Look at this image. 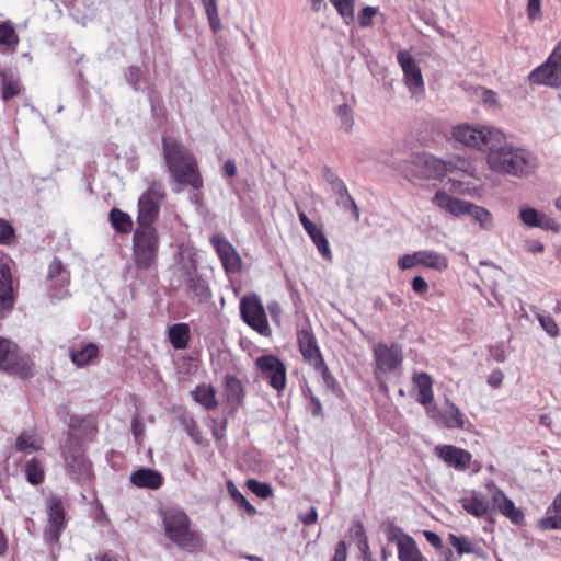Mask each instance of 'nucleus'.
Returning <instances> with one entry per match:
<instances>
[{"label": "nucleus", "mask_w": 561, "mask_h": 561, "mask_svg": "<svg viewBox=\"0 0 561 561\" xmlns=\"http://www.w3.org/2000/svg\"><path fill=\"white\" fill-rule=\"evenodd\" d=\"M485 162L492 172L515 178L528 176L538 168L537 158L530 151L508 140L486 154Z\"/></svg>", "instance_id": "obj_1"}, {"label": "nucleus", "mask_w": 561, "mask_h": 561, "mask_svg": "<svg viewBox=\"0 0 561 561\" xmlns=\"http://www.w3.org/2000/svg\"><path fill=\"white\" fill-rule=\"evenodd\" d=\"M164 536L179 549L197 552L205 547L202 534L191 527V518L180 507H167L159 511Z\"/></svg>", "instance_id": "obj_2"}, {"label": "nucleus", "mask_w": 561, "mask_h": 561, "mask_svg": "<svg viewBox=\"0 0 561 561\" xmlns=\"http://www.w3.org/2000/svg\"><path fill=\"white\" fill-rule=\"evenodd\" d=\"M163 157L172 179L195 190L203 186V179L193 153L173 138H163Z\"/></svg>", "instance_id": "obj_3"}, {"label": "nucleus", "mask_w": 561, "mask_h": 561, "mask_svg": "<svg viewBox=\"0 0 561 561\" xmlns=\"http://www.w3.org/2000/svg\"><path fill=\"white\" fill-rule=\"evenodd\" d=\"M181 260L174 267L181 285L187 288L192 298L198 302L207 300L211 293L207 282L197 273L195 253L190 248H180Z\"/></svg>", "instance_id": "obj_4"}, {"label": "nucleus", "mask_w": 561, "mask_h": 561, "mask_svg": "<svg viewBox=\"0 0 561 561\" xmlns=\"http://www.w3.org/2000/svg\"><path fill=\"white\" fill-rule=\"evenodd\" d=\"M160 248L159 234L152 225L138 226L133 236V256L138 268L152 267Z\"/></svg>", "instance_id": "obj_5"}, {"label": "nucleus", "mask_w": 561, "mask_h": 561, "mask_svg": "<svg viewBox=\"0 0 561 561\" xmlns=\"http://www.w3.org/2000/svg\"><path fill=\"white\" fill-rule=\"evenodd\" d=\"M71 433L62 446L65 470L70 479L77 482H88L93 477L92 463L85 457L84 451L77 440L75 425L71 423Z\"/></svg>", "instance_id": "obj_6"}, {"label": "nucleus", "mask_w": 561, "mask_h": 561, "mask_svg": "<svg viewBox=\"0 0 561 561\" xmlns=\"http://www.w3.org/2000/svg\"><path fill=\"white\" fill-rule=\"evenodd\" d=\"M468 191L469 188L463 187V183L460 179L450 178L447 180L444 188H438L435 192L431 202L440 213L454 218H461L465 216L468 201L457 198L450 193L466 194Z\"/></svg>", "instance_id": "obj_7"}, {"label": "nucleus", "mask_w": 561, "mask_h": 561, "mask_svg": "<svg viewBox=\"0 0 561 561\" xmlns=\"http://www.w3.org/2000/svg\"><path fill=\"white\" fill-rule=\"evenodd\" d=\"M31 357L21 353L18 345L4 337H0V368L12 375L26 377L32 373Z\"/></svg>", "instance_id": "obj_8"}, {"label": "nucleus", "mask_w": 561, "mask_h": 561, "mask_svg": "<svg viewBox=\"0 0 561 561\" xmlns=\"http://www.w3.org/2000/svg\"><path fill=\"white\" fill-rule=\"evenodd\" d=\"M240 314L242 320L262 336L272 333L266 311L256 294L245 295L240 299Z\"/></svg>", "instance_id": "obj_9"}, {"label": "nucleus", "mask_w": 561, "mask_h": 561, "mask_svg": "<svg viewBox=\"0 0 561 561\" xmlns=\"http://www.w3.org/2000/svg\"><path fill=\"white\" fill-rule=\"evenodd\" d=\"M528 80L538 85H561V42L556 45L548 59L528 75Z\"/></svg>", "instance_id": "obj_10"}, {"label": "nucleus", "mask_w": 561, "mask_h": 561, "mask_svg": "<svg viewBox=\"0 0 561 561\" xmlns=\"http://www.w3.org/2000/svg\"><path fill=\"white\" fill-rule=\"evenodd\" d=\"M165 197L164 187L160 182L153 181L138 201V226L152 225L157 219L161 202Z\"/></svg>", "instance_id": "obj_11"}, {"label": "nucleus", "mask_w": 561, "mask_h": 561, "mask_svg": "<svg viewBox=\"0 0 561 561\" xmlns=\"http://www.w3.org/2000/svg\"><path fill=\"white\" fill-rule=\"evenodd\" d=\"M47 525L43 537L48 546H56L66 528V512L64 503L58 496H49L46 500Z\"/></svg>", "instance_id": "obj_12"}, {"label": "nucleus", "mask_w": 561, "mask_h": 561, "mask_svg": "<svg viewBox=\"0 0 561 561\" xmlns=\"http://www.w3.org/2000/svg\"><path fill=\"white\" fill-rule=\"evenodd\" d=\"M398 62L404 75V84L413 98H421L424 94V80L421 68L408 51H399Z\"/></svg>", "instance_id": "obj_13"}, {"label": "nucleus", "mask_w": 561, "mask_h": 561, "mask_svg": "<svg viewBox=\"0 0 561 561\" xmlns=\"http://www.w3.org/2000/svg\"><path fill=\"white\" fill-rule=\"evenodd\" d=\"M373 352L378 377L396 370L402 363V350L398 344L378 343Z\"/></svg>", "instance_id": "obj_14"}, {"label": "nucleus", "mask_w": 561, "mask_h": 561, "mask_svg": "<svg viewBox=\"0 0 561 561\" xmlns=\"http://www.w3.org/2000/svg\"><path fill=\"white\" fill-rule=\"evenodd\" d=\"M413 169L407 173L408 179H431L445 174L446 161L428 154H419L411 161Z\"/></svg>", "instance_id": "obj_15"}, {"label": "nucleus", "mask_w": 561, "mask_h": 561, "mask_svg": "<svg viewBox=\"0 0 561 561\" xmlns=\"http://www.w3.org/2000/svg\"><path fill=\"white\" fill-rule=\"evenodd\" d=\"M210 243L216 250L226 273H239L242 268V260L233 245L221 234H214Z\"/></svg>", "instance_id": "obj_16"}, {"label": "nucleus", "mask_w": 561, "mask_h": 561, "mask_svg": "<svg viewBox=\"0 0 561 561\" xmlns=\"http://www.w3.org/2000/svg\"><path fill=\"white\" fill-rule=\"evenodd\" d=\"M493 507L507 517L513 524L520 525L524 522V513L515 506L514 502L494 483L488 482Z\"/></svg>", "instance_id": "obj_17"}, {"label": "nucleus", "mask_w": 561, "mask_h": 561, "mask_svg": "<svg viewBox=\"0 0 561 561\" xmlns=\"http://www.w3.org/2000/svg\"><path fill=\"white\" fill-rule=\"evenodd\" d=\"M255 366L270 386H285L286 369L279 358L274 355H263L256 358Z\"/></svg>", "instance_id": "obj_18"}, {"label": "nucleus", "mask_w": 561, "mask_h": 561, "mask_svg": "<svg viewBox=\"0 0 561 561\" xmlns=\"http://www.w3.org/2000/svg\"><path fill=\"white\" fill-rule=\"evenodd\" d=\"M434 453L448 467L457 471H466L470 468L472 455L466 449L453 445H438Z\"/></svg>", "instance_id": "obj_19"}, {"label": "nucleus", "mask_w": 561, "mask_h": 561, "mask_svg": "<svg viewBox=\"0 0 561 561\" xmlns=\"http://www.w3.org/2000/svg\"><path fill=\"white\" fill-rule=\"evenodd\" d=\"M47 278L50 287V295L56 299L67 296V286L70 282V274L57 257L49 264Z\"/></svg>", "instance_id": "obj_20"}, {"label": "nucleus", "mask_w": 561, "mask_h": 561, "mask_svg": "<svg viewBox=\"0 0 561 561\" xmlns=\"http://www.w3.org/2000/svg\"><path fill=\"white\" fill-rule=\"evenodd\" d=\"M507 136L503 129L491 124H479V146L478 151L490 154L493 150L499 149L505 141Z\"/></svg>", "instance_id": "obj_21"}, {"label": "nucleus", "mask_w": 561, "mask_h": 561, "mask_svg": "<svg viewBox=\"0 0 561 561\" xmlns=\"http://www.w3.org/2000/svg\"><path fill=\"white\" fill-rule=\"evenodd\" d=\"M437 425L449 430L466 428L470 424L463 413L449 400H446V408L440 412L437 410L435 419H432Z\"/></svg>", "instance_id": "obj_22"}, {"label": "nucleus", "mask_w": 561, "mask_h": 561, "mask_svg": "<svg viewBox=\"0 0 561 561\" xmlns=\"http://www.w3.org/2000/svg\"><path fill=\"white\" fill-rule=\"evenodd\" d=\"M451 138L463 147L478 151L479 124L462 123L453 126Z\"/></svg>", "instance_id": "obj_23"}, {"label": "nucleus", "mask_w": 561, "mask_h": 561, "mask_svg": "<svg viewBox=\"0 0 561 561\" xmlns=\"http://www.w3.org/2000/svg\"><path fill=\"white\" fill-rule=\"evenodd\" d=\"M129 481L133 485L139 489L158 490L163 484V476L151 468H140L134 471Z\"/></svg>", "instance_id": "obj_24"}, {"label": "nucleus", "mask_w": 561, "mask_h": 561, "mask_svg": "<svg viewBox=\"0 0 561 561\" xmlns=\"http://www.w3.org/2000/svg\"><path fill=\"white\" fill-rule=\"evenodd\" d=\"M298 343L300 352L306 360H308L314 368L323 366V360L320 355L319 347L316 339L309 331H301L298 333Z\"/></svg>", "instance_id": "obj_25"}, {"label": "nucleus", "mask_w": 561, "mask_h": 561, "mask_svg": "<svg viewBox=\"0 0 561 561\" xmlns=\"http://www.w3.org/2000/svg\"><path fill=\"white\" fill-rule=\"evenodd\" d=\"M69 356L77 367H84L96 360L99 347L94 343H81L70 348Z\"/></svg>", "instance_id": "obj_26"}, {"label": "nucleus", "mask_w": 561, "mask_h": 561, "mask_svg": "<svg viewBox=\"0 0 561 561\" xmlns=\"http://www.w3.org/2000/svg\"><path fill=\"white\" fill-rule=\"evenodd\" d=\"M461 507L470 515L481 518L490 511V503L481 493L472 492L460 500Z\"/></svg>", "instance_id": "obj_27"}, {"label": "nucleus", "mask_w": 561, "mask_h": 561, "mask_svg": "<svg viewBox=\"0 0 561 561\" xmlns=\"http://www.w3.org/2000/svg\"><path fill=\"white\" fill-rule=\"evenodd\" d=\"M466 215L470 216L484 231H492L495 227L492 213L482 206L468 202L465 209Z\"/></svg>", "instance_id": "obj_28"}, {"label": "nucleus", "mask_w": 561, "mask_h": 561, "mask_svg": "<svg viewBox=\"0 0 561 561\" xmlns=\"http://www.w3.org/2000/svg\"><path fill=\"white\" fill-rule=\"evenodd\" d=\"M168 339L175 350L186 348L191 339L190 325L184 322L170 325L168 329Z\"/></svg>", "instance_id": "obj_29"}, {"label": "nucleus", "mask_w": 561, "mask_h": 561, "mask_svg": "<svg viewBox=\"0 0 561 561\" xmlns=\"http://www.w3.org/2000/svg\"><path fill=\"white\" fill-rule=\"evenodd\" d=\"M448 259L442 253L432 250L420 251V266H424L436 272H443L448 267Z\"/></svg>", "instance_id": "obj_30"}, {"label": "nucleus", "mask_w": 561, "mask_h": 561, "mask_svg": "<svg viewBox=\"0 0 561 561\" xmlns=\"http://www.w3.org/2000/svg\"><path fill=\"white\" fill-rule=\"evenodd\" d=\"M307 234L312 240L313 244L317 247L319 253L327 261L332 260V251L329 244V241L323 232L322 227L314 226L310 230L307 231Z\"/></svg>", "instance_id": "obj_31"}, {"label": "nucleus", "mask_w": 561, "mask_h": 561, "mask_svg": "<svg viewBox=\"0 0 561 561\" xmlns=\"http://www.w3.org/2000/svg\"><path fill=\"white\" fill-rule=\"evenodd\" d=\"M412 397L425 407L428 417L435 419L437 414V408L433 403L434 394L432 388H411Z\"/></svg>", "instance_id": "obj_32"}, {"label": "nucleus", "mask_w": 561, "mask_h": 561, "mask_svg": "<svg viewBox=\"0 0 561 561\" xmlns=\"http://www.w3.org/2000/svg\"><path fill=\"white\" fill-rule=\"evenodd\" d=\"M397 549L399 561H426L412 537L401 543Z\"/></svg>", "instance_id": "obj_33"}, {"label": "nucleus", "mask_w": 561, "mask_h": 561, "mask_svg": "<svg viewBox=\"0 0 561 561\" xmlns=\"http://www.w3.org/2000/svg\"><path fill=\"white\" fill-rule=\"evenodd\" d=\"M15 447L22 453H33L42 448V442L34 433L23 432L18 436Z\"/></svg>", "instance_id": "obj_34"}, {"label": "nucleus", "mask_w": 561, "mask_h": 561, "mask_svg": "<svg viewBox=\"0 0 561 561\" xmlns=\"http://www.w3.org/2000/svg\"><path fill=\"white\" fill-rule=\"evenodd\" d=\"M458 172L470 178H477V169L471 162L460 158L446 161L445 174Z\"/></svg>", "instance_id": "obj_35"}, {"label": "nucleus", "mask_w": 561, "mask_h": 561, "mask_svg": "<svg viewBox=\"0 0 561 561\" xmlns=\"http://www.w3.org/2000/svg\"><path fill=\"white\" fill-rule=\"evenodd\" d=\"M381 529L388 541L396 543L397 548L411 538L410 535L403 533L399 526L394 525L390 520L382 522Z\"/></svg>", "instance_id": "obj_36"}, {"label": "nucleus", "mask_w": 561, "mask_h": 561, "mask_svg": "<svg viewBox=\"0 0 561 561\" xmlns=\"http://www.w3.org/2000/svg\"><path fill=\"white\" fill-rule=\"evenodd\" d=\"M110 220L112 226L119 232L127 233L131 230V219L128 214L121 209L113 208L110 211Z\"/></svg>", "instance_id": "obj_37"}, {"label": "nucleus", "mask_w": 561, "mask_h": 561, "mask_svg": "<svg viewBox=\"0 0 561 561\" xmlns=\"http://www.w3.org/2000/svg\"><path fill=\"white\" fill-rule=\"evenodd\" d=\"M355 1L356 0H330L339 15L347 25L354 21Z\"/></svg>", "instance_id": "obj_38"}, {"label": "nucleus", "mask_w": 561, "mask_h": 561, "mask_svg": "<svg viewBox=\"0 0 561 561\" xmlns=\"http://www.w3.org/2000/svg\"><path fill=\"white\" fill-rule=\"evenodd\" d=\"M191 394L197 403L206 409H213L217 405L214 388H195Z\"/></svg>", "instance_id": "obj_39"}, {"label": "nucleus", "mask_w": 561, "mask_h": 561, "mask_svg": "<svg viewBox=\"0 0 561 561\" xmlns=\"http://www.w3.org/2000/svg\"><path fill=\"white\" fill-rule=\"evenodd\" d=\"M449 542L450 545L456 549L458 554H465V553H478V546L473 543L468 537L466 536H456L450 534L449 535Z\"/></svg>", "instance_id": "obj_40"}, {"label": "nucleus", "mask_w": 561, "mask_h": 561, "mask_svg": "<svg viewBox=\"0 0 561 561\" xmlns=\"http://www.w3.org/2000/svg\"><path fill=\"white\" fill-rule=\"evenodd\" d=\"M543 213H540L534 207L528 205H522L519 207L518 218L527 227H538L540 219H542Z\"/></svg>", "instance_id": "obj_41"}, {"label": "nucleus", "mask_w": 561, "mask_h": 561, "mask_svg": "<svg viewBox=\"0 0 561 561\" xmlns=\"http://www.w3.org/2000/svg\"><path fill=\"white\" fill-rule=\"evenodd\" d=\"M14 305L12 282L0 279V310L9 311Z\"/></svg>", "instance_id": "obj_42"}, {"label": "nucleus", "mask_w": 561, "mask_h": 561, "mask_svg": "<svg viewBox=\"0 0 561 561\" xmlns=\"http://www.w3.org/2000/svg\"><path fill=\"white\" fill-rule=\"evenodd\" d=\"M26 479L32 484H39L44 480V468L37 459H31L25 466Z\"/></svg>", "instance_id": "obj_43"}, {"label": "nucleus", "mask_w": 561, "mask_h": 561, "mask_svg": "<svg viewBox=\"0 0 561 561\" xmlns=\"http://www.w3.org/2000/svg\"><path fill=\"white\" fill-rule=\"evenodd\" d=\"M227 489L236 504L240 508H243L248 513V515L253 516L256 514L255 507L243 496V494L237 489V486L232 482H228Z\"/></svg>", "instance_id": "obj_44"}, {"label": "nucleus", "mask_w": 561, "mask_h": 561, "mask_svg": "<svg viewBox=\"0 0 561 561\" xmlns=\"http://www.w3.org/2000/svg\"><path fill=\"white\" fill-rule=\"evenodd\" d=\"M202 2L207 14L209 26L214 33H217L221 28V23L216 0H202Z\"/></svg>", "instance_id": "obj_45"}, {"label": "nucleus", "mask_w": 561, "mask_h": 561, "mask_svg": "<svg viewBox=\"0 0 561 561\" xmlns=\"http://www.w3.org/2000/svg\"><path fill=\"white\" fill-rule=\"evenodd\" d=\"M334 194L336 196V204L345 210H351L352 214L354 215L355 219L358 220L359 219L358 208L356 206V203L352 198V196L348 194L347 188L345 187L343 190V192L340 191L339 193H334Z\"/></svg>", "instance_id": "obj_46"}, {"label": "nucleus", "mask_w": 561, "mask_h": 561, "mask_svg": "<svg viewBox=\"0 0 561 561\" xmlns=\"http://www.w3.org/2000/svg\"><path fill=\"white\" fill-rule=\"evenodd\" d=\"M334 194L336 196V204L345 210H351L352 214L354 215L355 219L358 220L359 219L358 208L356 206V203L352 198V196L348 194L347 188L345 187L343 190V192L340 191L339 193H334Z\"/></svg>", "instance_id": "obj_47"}, {"label": "nucleus", "mask_w": 561, "mask_h": 561, "mask_svg": "<svg viewBox=\"0 0 561 561\" xmlns=\"http://www.w3.org/2000/svg\"><path fill=\"white\" fill-rule=\"evenodd\" d=\"M355 537L358 539L357 548L362 552L364 561H376L370 553L368 539L365 535L364 527L360 523H358L357 528L355 530Z\"/></svg>", "instance_id": "obj_48"}, {"label": "nucleus", "mask_w": 561, "mask_h": 561, "mask_svg": "<svg viewBox=\"0 0 561 561\" xmlns=\"http://www.w3.org/2000/svg\"><path fill=\"white\" fill-rule=\"evenodd\" d=\"M335 113L341 119V128H343L345 131H350L354 124L353 112L351 106L347 105L346 103L337 105L335 108Z\"/></svg>", "instance_id": "obj_49"}, {"label": "nucleus", "mask_w": 561, "mask_h": 561, "mask_svg": "<svg viewBox=\"0 0 561 561\" xmlns=\"http://www.w3.org/2000/svg\"><path fill=\"white\" fill-rule=\"evenodd\" d=\"M537 319L541 328L552 337H557L560 333L559 327L550 314L537 313Z\"/></svg>", "instance_id": "obj_50"}, {"label": "nucleus", "mask_w": 561, "mask_h": 561, "mask_svg": "<svg viewBox=\"0 0 561 561\" xmlns=\"http://www.w3.org/2000/svg\"><path fill=\"white\" fill-rule=\"evenodd\" d=\"M247 485L251 492L261 499H266L272 494V488L267 483L250 479L247 481Z\"/></svg>", "instance_id": "obj_51"}, {"label": "nucleus", "mask_w": 561, "mask_h": 561, "mask_svg": "<svg viewBox=\"0 0 561 561\" xmlns=\"http://www.w3.org/2000/svg\"><path fill=\"white\" fill-rule=\"evenodd\" d=\"M14 228L9 221L0 218V243L11 244L14 241Z\"/></svg>", "instance_id": "obj_52"}, {"label": "nucleus", "mask_w": 561, "mask_h": 561, "mask_svg": "<svg viewBox=\"0 0 561 561\" xmlns=\"http://www.w3.org/2000/svg\"><path fill=\"white\" fill-rule=\"evenodd\" d=\"M182 425L184 426L187 434L191 436V438L196 443L201 444L203 440V436L197 427L196 422L192 417L184 416L182 419Z\"/></svg>", "instance_id": "obj_53"}, {"label": "nucleus", "mask_w": 561, "mask_h": 561, "mask_svg": "<svg viewBox=\"0 0 561 561\" xmlns=\"http://www.w3.org/2000/svg\"><path fill=\"white\" fill-rule=\"evenodd\" d=\"M18 36L14 28L8 24H0V45H15Z\"/></svg>", "instance_id": "obj_54"}, {"label": "nucleus", "mask_w": 561, "mask_h": 561, "mask_svg": "<svg viewBox=\"0 0 561 561\" xmlns=\"http://www.w3.org/2000/svg\"><path fill=\"white\" fill-rule=\"evenodd\" d=\"M539 527L543 530L561 529V515L547 514L539 520Z\"/></svg>", "instance_id": "obj_55"}, {"label": "nucleus", "mask_w": 561, "mask_h": 561, "mask_svg": "<svg viewBox=\"0 0 561 561\" xmlns=\"http://www.w3.org/2000/svg\"><path fill=\"white\" fill-rule=\"evenodd\" d=\"M398 266L402 270H411L415 266H420V251L412 254H404L398 260Z\"/></svg>", "instance_id": "obj_56"}, {"label": "nucleus", "mask_w": 561, "mask_h": 561, "mask_svg": "<svg viewBox=\"0 0 561 561\" xmlns=\"http://www.w3.org/2000/svg\"><path fill=\"white\" fill-rule=\"evenodd\" d=\"M377 14V8L365 7L357 15L358 24L362 27H368L371 25L373 18Z\"/></svg>", "instance_id": "obj_57"}, {"label": "nucleus", "mask_w": 561, "mask_h": 561, "mask_svg": "<svg viewBox=\"0 0 561 561\" xmlns=\"http://www.w3.org/2000/svg\"><path fill=\"white\" fill-rule=\"evenodd\" d=\"M125 78L135 90L139 89V83L141 79V70L139 67L130 66L127 68L125 72Z\"/></svg>", "instance_id": "obj_58"}, {"label": "nucleus", "mask_w": 561, "mask_h": 561, "mask_svg": "<svg viewBox=\"0 0 561 561\" xmlns=\"http://www.w3.org/2000/svg\"><path fill=\"white\" fill-rule=\"evenodd\" d=\"M304 396L306 398L310 399V407H309L310 413L313 416L322 415V405H321L320 399L318 397L313 396L310 388L304 389Z\"/></svg>", "instance_id": "obj_59"}, {"label": "nucleus", "mask_w": 561, "mask_h": 561, "mask_svg": "<svg viewBox=\"0 0 561 561\" xmlns=\"http://www.w3.org/2000/svg\"><path fill=\"white\" fill-rule=\"evenodd\" d=\"M21 91L20 83L16 81H3L2 98L3 100L12 99L18 95Z\"/></svg>", "instance_id": "obj_60"}, {"label": "nucleus", "mask_w": 561, "mask_h": 561, "mask_svg": "<svg viewBox=\"0 0 561 561\" xmlns=\"http://www.w3.org/2000/svg\"><path fill=\"white\" fill-rule=\"evenodd\" d=\"M299 520L305 525H311L318 520V512L316 507L311 506L306 513H299Z\"/></svg>", "instance_id": "obj_61"}, {"label": "nucleus", "mask_w": 561, "mask_h": 561, "mask_svg": "<svg viewBox=\"0 0 561 561\" xmlns=\"http://www.w3.org/2000/svg\"><path fill=\"white\" fill-rule=\"evenodd\" d=\"M537 228L558 232L560 230V225L554 219L543 214Z\"/></svg>", "instance_id": "obj_62"}, {"label": "nucleus", "mask_w": 561, "mask_h": 561, "mask_svg": "<svg viewBox=\"0 0 561 561\" xmlns=\"http://www.w3.org/2000/svg\"><path fill=\"white\" fill-rule=\"evenodd\" d=\"M541 1L540 0H528L527 13L530 20H536L540 16Z\"/></svg>", "instance_id": "obj_63"}, {"label": "nucleus", "mask_w": 561, "mask_h": 561, "mask_svg": "<svg viewBox=\"0 0 561 561\" xmlns=\"http://www.w3.org/2000/svg\"><path fill=\"white\" fill-rule=\"evenodd\" d=\"M347 558V548L345 541L341 540L337 542L334 556L331 561H346Z\"/></svg>", "instance_id": "obj_64"}]
</instances>
